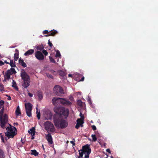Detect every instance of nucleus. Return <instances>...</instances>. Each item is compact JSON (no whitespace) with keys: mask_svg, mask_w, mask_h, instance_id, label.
<instances>
[{"mask_svg":"<svg viewBox=\"0 0 158 158\" xmlns=\"http://www.w3.org/2000/svg\"><path fill=\"white\" fill-rule=\"evenodd\" d=\"M61 104L65 106H70L72 104V102L69 101L68 99L62 98Z\"/></svg>","mask_w":158,"mask_h":158,"instance_id":"nucleus-10","label":"nucleus"},{"mask_svg":"<svg viewBox=\"0 0 158 158\" xmlns=\"http://www.w3.org/2000/svg\"><path fill=\"white\" fill-rule=\"evenodd\" d=\"M50 71L51 73H53L54 75H56L57 73V72L56 71L53 70H50Z\"/></svg>","mask_w":158,"mask_h":158,"instance_id":"nucleus-37","label":"nucleus"},{"mask_svg":"<svg viewBox=\"0 0 158 158\" xmlns=\"http://www.w3.org/2000/svg\"><path fill=\"white\" fill-rule=\"evenodd\" d=\"M21 77L23 80L22 84L23 88L27 89L30 85V78L29 75L25 72L23 69H22L21 73Z\"/></svg>","mask_w":158,"mask_h":158,"instance_id":"nucleus-2","label":"nucleus"},{"mask_svg":"<svg viewBox=\"0 0 158 158\" xmlns=\"http://www.w3.org/2000/svg\"><path fill=\"white\" fill-rule=\"evenodd\" d=\"M75 140L74 139H73V140L71 141L70 142V143L72 144L73 146H75Z\"/></svg>","mask_w":158,"mask_h":158,"instance_id":"nucleus-40","label":"nucleus"},{"mask_svg":"<svg viewBox=\"0 0 158 158\" xmlns=\"http://www.w3.org/2000/svg\"><path fill=\"white\" fill-rule=\"evenodd\" d=\"M8 139H9L8 138H7L6 137H5V139L7 141V140H8Z\"/></svg>","mask_w":158,"mask_h":158,"instance_id":"nucleus-58","label":"nucleus"},{"mask_svg":"<svg viewBox=\"0 0 158 158\" xmlns=\"http://www.w3.org/2000/svg\"><path fill=\"white\" fill-rule=\"evenodd\" d=\"M6 96L8 97V100H11V97L10 96H8V95H6Z\"/></svg>","mask_w":158,"mask_h":158,"instance_id":"nucleus-51","label":"nucleus"},{"mask_svg":"<svg viewBox=\"0 0 158 158\" xmlns=\"http://www.w3.org/2000/svg\"><path fill=\"white\" fill-rule=\"evenodd\" d=\"M83 120L84 119L81 118H78L77 120V123H78L80 125L81 127H82V124L84 123Z\"/></svg>","mask_w":158,"mask_h":158,"instance_id":"nucleus-23","label":"nucleus"},{"mask_svg":"<svg viewBox=\"0 0 158 158\" xmlns=\"http://www.w3.org/2000/svg\"><path fill=\"white\" fill-rule=\"evenodd\" d=\"M4 64V63L1 60L0 61V66H2Z\"/></svg>","mask_w":158,"mask_h":158,"instance_id":"nucleus-49","label":"nucleus"},{"mask_svg":"<svg viewBox=\"0 0 158 158\" xmlns=\"http://www.w3.org/2000/svg\"><path fill=\"white\" fill-rule=\"evenodd\" d=\"M52 116V113L49 111L46 112L44 116V119L47 120L51 119Z\"/></svg>","mask_w":158,"mask_h":158,"instance_id":"nucleus-13","label":"nucleus"},{"mask_svg":"<svg viewBox=\"0 0 158 158\" xmlns=\"http://www.w3.org/2000/svg\"><path fill=\"white\" fill-rule=\"evenodd\" d=\"M53 122L55 126L56 127H59L61 129L66 128L68 125V123L66 120L57 116H53Z\"/></svg>","mask_w":158,"mask_h":158,"instance_id":"nucleus-1","label":"nucleus"},{"mask_svg":"<svg viewBox=\"0 0 158 158\" xmlns=\"http://www.w3.org/2000/svg\"><path fill=\"white\" fill-rule=\"evenodd\" d=\"M55 112L56 113V114H55L54 116H58L59 117L62 118V116H64V118H66L68 117L69 114V110L65 108L64 107H61L58 109L57 111H56L55 110Z\"/></svg>","mask_w":158,"mask_h":158,"instance_id":"nucleus-3","label":"nucleus"},{"mask_svg":"<svg viewBox=\"0 0 158 158\" xmlns=\"http://www.w3.org/2000/svg\"><path fill=\"white\" fill-rule=\"evenodd\" d=\"M46 138L50 144H52L53 143L52 135L50 133L46 135Z\"/></svg>","mask_w":158,"mask_h":158,"instance_id":"nucleus-14","label":"nucleus"},{"mask_svg":"<svg viewBox=\"0 0 158 158\" xmlns=\"http://www.w3.org/2000/svg\"><path fill=\"white\" fill-rule=\"evenodd\" d=\"M19 63L20 65H22L23 67L25 68L27 67V65L24 62L23 60L21 58H19Z\"/></svg>","mask_w":158,"mask_h":158,"instance_id":"nucleus-18","label":"nucleus"},{"mask_svg":"<svg viewBox=\"0 0 158 158\" xmlns=\"http://www.w3.org/2000/svg\"><path fill=\"white\" fill-rule=\"evenodd\" d=\"M28 95L30 97H31L33 96V94L30 93H28Z\"/></svg>","mask_w":158,"mask_h":158,"instance_id":"nucleus-50","label":"nucleus"},{"mask_svg":"<svg viewBox=\"0 0 158 158\" xmlns=\"http://www.w3.org/2000/svg\"><path fill=\"white\" fill-rule=\"evenodd\" d=\"M27 115L29 117L31 116V110H26Z\"/></svg>","mask_w":158,"mask_h":158,"instance_id":"nucleus-30","label":"nucleus"},{"mask_svg":"<svg viewBox=\"0 0 158 158\" xmlns=\"http://www.w3.org/2000/svg\"><path fill=\"white\" fill-rule=\"evenodd\" d=\"M78 151L79 156L78 157H79L80 158H81V157L82 158L83 154H85V149L83 148V146L82 147V149L79 150Z\"/></svg>","mask_w":158,"mask_h":158,"instance_id":"nucleus-17","label":"nucleus"},{"mask_svg":"<svg viewBox=\"0 0 158 158\" xmlns=\"http://www.w3.org/2000/svg\"><path fill=\"white\" fill-rule=\"evenodd\" d=\"M2 134L1 133H0V135H1V136H0L1 138V139L2 140V142L4 143L5 141H4V138L3 135H2Z\"/></svg>","mask_w":158,"mask_h":158,"instance_id":"nucleus-38","label":"nucleus"},{"mask_svg":"<svg viewBox=\"0 0 158 158\" xmlns=\"http://www.w3.org/2000/svg\"><path fill=\"white\" fill-rule=\"evenodd\" d=\"M31 154L35 156H37L38 155V153L37 152V151L35 150H33L31 151Z\"/></svg>","mask_w":158,"mask_h":158,"instance_id":"nucleus-27","label":"nucleus"},{"mask_svg":"<svg viewBox=\"0 0 158 158\" xmlns=\"http://www.w3.org/2000/svg\"><path fill=\"white\" fill-rule=\"evenodd\" d=\"M28 132L32 136H34L35 135V128L34 127H32L30 130L28 131Z\"/></svg>","mask_w":158,"mask_h":158,"instance_id":"nucleus-20","label":"nucleus"},{"mask_svg":"<svg viewBox=\"0 0 158 158\" xmlns=\"http://www.w3.org/2000/svg\"><path fill=\"white\" fill-rule=\"evenodd\" d=\"M80 116L81 117V119H84V115L83 114H82L81 112L80 113Z\"/></svg>","mask_w":158,"mask_h":158,"instance_id":"nucleus-46","label":"nucleus"},{"mask_svg":"<svg viewBox=\"0 0 158 158\" xmlns=\"http://www.w3.org/2000/svg\"><path fill=\"white\" fill-rule=\"evenodd\" d=\"M16 52H17V53H15L14 55V59L15 61H17L19 58V51L17 49L15 50Z\"/></svg>","mask_w":158,"mask_h":158,"instance_id":"nucleus-21","label":"nucleus"},{"mask_svg":"<svg viewBox=\"0 0 158 158\" xmlns=\"http://www.w3.org/2000/svg\"><path fill=\"white\" fill-rule=\"evenodd\" d=\"M10 65V66L12 67H16V65L15 64V62L14 63V62L13 60H10V63H9V64Z\"/></svg>","mask_w":158,"mask_h":158,"instance_id":"nucleus-28","label":"nucleus"},{"mask_svg":"<svg viewBox=\"0 0 158 158\" xmlns=\"http://www.w3.org/2000/svg\"><path fill=\"white\" fill-rule=\"evenodd\" d=\"M35 57L39 60H44V57L42 53L40 51H37L35 53Z\"/></svg>","mask_w":158,"mask_h":158,"instance_id":"nucleus-12","label":"nucleus"},{"mask_svg":"<svg viewBox=\"0 0 158 158\" xmlns=\"http://www.w3.org/2000/svg\"><path fill=\"white\" fill-rule=\"evenodd\" d=\"M12 83V87H13L15 89H16L17 91H18L19 88L17 86L15 81L14 80L13 81Z\"/></svg>","mask_w":158,"mask_h":158,"instance_id":"nucleus-26","label":"nucleus"},{"mask_svg":"<svg viewBox=\"0 0 158 158\" xmlns=\"http://www.w3.org/2000/svg\"><path fill=\"white\" fill-rule=\"evenodd\" d=\"M12 127H7L6 128V129L7 130V132L5 133V135L7 137L8 139L13 138L16 134V133H15V131H14ZM13 127L14 129L16 130V128L15 127Z\"/></svg>","mask_w":158,"mask_h":158,"instance_id":"nucleus-5","label":"nucleus"},{"mask_svg":"<svg viewBox=\"0 0 158 158\" xmlns=\"http://www.w3.org/2000/svg\"><path fill=\"white\" fill-rule=\"evenodd\" d=\"M61 55L60 53L59 50H57L56 51V53L55 55L56 57H58L60 56Z\"/></svg>","mask_w":158,"mask_h":158,"instance_id":"nucleus-32","label":"nucleus"},{"mask_svg":"<svg viewBox=\"0 0 158 158\" xmlns=\"http://www.w3.org/2000/svg\"><path fill=\"white\" fill-rule=\"evenodd\" d=\"M78 76L79 77H82V75H81V74H79V75H78Z\"/></svg>","mask_w":158,"mask_h":158,"instance_id":"nucleus-57","label":"nucleus"},{"mask_svg":"<svg viewBox=\"0 0 158 158\" xmlns=\"http://www.w3.org/2000/svg\"><path fill=\"white\" fill-rule=\"evenodd\" d=\"M91 137L92 138L93 141L95 142L97 140V138H96L95 135H92Z\"/></svg>","mask_w":158,"mask_h":158,"instance_id":"nucleus-31","label":"nucleus"},{"mask_svg":"<svg viewBox=\"0 0 158 158\" xmlns=\"http://www.w3.org/2000/svg\"><path fill=\"white\" fill-rule=\"evenodd\" d=\"M58 33V32L56 30L52 31L49 32V34L47 35H45V36L46 37L50 36H54Z\"/></svg>","mask_w":158,"mask_h":158,"instance_id":"nucleus-16","label":"nucleus"},{"mask_svg":"<svg viewBox=\"0 0 158 158\" xmlns=\"http://www.w3.org/2000/svg\"><path fill=\"white\" fill-rule=\"evenodd\" d=\"M4 104V102L3 100H1L0 101V105L2 106H3Z\"/></svg>","mask_w":158,"mask_h":158,"instance_id":"nucleus-45","label":"nucleus"},{"mask_svg":"<svg viewBox=\"0 0 158 158\" xmlns=\"http://www.w3.org/2000/svg\"><path fill=\"white\" fill-rule=\"evenodd\" d=\"M14 124H15L16 125H18V123H15Z\"/></svg>","mask_w":158,"mask_h":158,"instance_id":"nucleus-60","label":"nucleus"},{"mask_svg":"<svg viewBox=\"0 0 158 158\" xmlns=\"http://www.w3.org/2000/svg\"><path fill=\"white\" fill-rule=\"evenodd\" d=\"M2 105H0V109L2 108Z\"/></svg>","mask_w":158,"mask_h":158,"instance_id":"nucleus-61","label":"nucleus"},{"mask_svg":"<svg viewBox=\"0 0 158 158\" xmlns=\"http://www.w3.org/2000/svg\"><path fill=\"white\" fill-rule=\"evenodd\" d=\"M84 80V77H83L82 78H81V79L79 80L80 81H83Z\"/></svg>","mask_w":158,"mask_h":158,"instance_id":"nucleus-53","label":"nucleus"},{"mask_svg":"<svg viewBox=\"0 0 158 158\" xmlns=\"http://www.w3.org/2000/svg\"><path fill=\"white\" fill-rule=\"evenodd\" d=\"M62 98L54 97L52 100V104L55 106L61 104Z\"/></svg>","mask_w":158,"mask_h":158,"instance_id":"nucleus-11","label":"nucleus"},{"mask_svg":"<svg viewBox=\"0 0 158 158\" xmlns=\"http://www.w3.org/2000/svg\"><path fill=\"white\" fill-rule=\"evenodd\" d=\"M40 113L39 112L38 113H37V117L38 119H40Z\"/></svg>","mask_w":158,"mask_h":158,"instance_id":"nucleus-44","label":"nucleus"},{"mask_svg":"<svg viewBox=\"0 0 158 158\" xmlns=\"http://www.w3.org/2000/svg\"><path fill=\"white\" fill-rule=\"evenodd\" d=\"M34 136H32V137L31 138V139H34Z\"/></svg>","mask_w":158,"mask_h":158,"instance_id":"nucleus-59","label":"nucleus"},{"mask_svg":"<svg viewBox=\"0 0 158 158\" xmlns=\"http://www.w3.org/2000/svg\"><path fill=\"white\" fill-rule=\"evenodd\" d=\"M15 113L17 116H20L21 115V113L19 106H17L15 111Z\"/></svg>","mask_w":158,"mask_h":158,"instance_id":"nucleus-22","label":"nucleus"},{"mask_svg":"<svg viewBox=\"0 0 158 158\" xmlns=\"http://www.w3.org/2000/svg\"><path fill=\"white\" fill-rule=\"evenodd\" d=\"M34 50L33 49H29L24 54V55L25 56H28L31 55L34 52Z\"/></svg>","mask_w":158,"mask_h":158,"instance_id":"nucleus-19","label":"nucleus"},{"mask_svg":"<svg viewBox=\"0 0 158 158\" xmlns=\"http://www.w3.org/2000/svg\"><path fill=\"white\" fill-rule=\"evenodd\" d=\"M106 151L107 152L110 153V151L109 149H106Z\"/></svg>","mask_w":158,"mask_h":158,"instance_id":"nucleus-52","label":"nucleus"},{"mask_svg":"<svg viewBox=\"0 0 158 158\" xmlns=\"http://www.w3.org/2000/svg\"><path fill=\"white\" fill-rule=\"evenodd\" d=\"M69 143V141H67V143Z\"/></svg>","mask_w":158,"mask_h":158,"instance_id":"nucleus-63","label":"nucleus"},{"mask_svg":"<svg viewBox=\"0 0 158 158\" xmlns=\"http://www.w3.org/2000/svg\"><path fill=\"white\" fill-rule=\"evenodd\" d=\"M4 110L3 106L0 111V126L3 129L4 128L5 125L8 122V116L6 114H5L3 116Z\"/></svg>","mask_w":158,"mask_h":158,"instance_id":"nucleus-4","label":"nucleus"},{"mask_svg":"<svg viewBox=\"0 0 158 158\" xmlns=\"http://www.w3.org/2000/svg\"><path fill=\"white\" fill-rule=\"evenodd\" d=\"M4 154L3 151L0 148V158H4Z\"/></svg>","mask_w":158,"mask_h":158,"instance_id":"nucleus-29","label":"nucleus"},{"mask_svg":"<svg viewBox=\"0 0 158 158\" xmlns=\"http://www.w3.org/2000/svg\"><path fill=\"white\" fill-rule=\"evenodd\" d=\"M69 99L71 101H72L73 99V98L72 96H70L69 98Z\"/></svg>","mask_w":158,"mask_h":158,"instance_id":"nucleus-54","label":"nucleus"},{"mask_svg":"<svg viewBox=\"0 0 158 158\" xmlns=\"http://www.w3.org/2000/svg\"><path fill=\"white\" fill-rule=\"evenodd\" d=\"M77 103L78 104H79V105L81 106L82 105V102L81 101V100H78L77 101Z\"/></svg>","mask_w":158,"mask_h":158,"instance_id":"nucleus-42","label":"nucleus"},{"mask_svg":"<svg viewBox=\"0 0 158 158\" xmlns=\"http://www.w3.org/2000/svg\"><path fill=\"white\" fill-rule=\"evenodd\" d=\"M16 71L15 69L11 68L10 69L7 70L5 73L4 75L5 79L9 80L10 77V75L15 74L16 73Z\"/></svg>","mask_w":158,"mask_h":158,"instance_id":"nucleus-6","label":"nucleus"},{"mask_svg":"<svg viewBox=\"0 0 158 158\" xmlns=\"http://www.w3.org/2000/svg\"><path fill=\"white\" fill-rule=\"evenodd\" d=\"M61 76H64V75L63 74H61Z\"/></svg>","mask_w":158,"mask_h":158,"instance_id":"nucleus-64","label":"nucleus"},{"mask_svg":"<svg viewBox=\"0 0 158 158\" xmlns=\"http://www.w3.org/2000/svg\"><path fill=\"white\" fill-rule=\"evenodd\" d=\"M83 148L85 149V152L84 158H89V155L91 152V149L89 145L88 144H86L84 146H83Z\"/></svg>","mask_w":158,"mask_h":158,"instance_id":"nucleus-9","label":"nucleus"},{"mask_svg":"<svg viewBox=\"0 0 158 158\" xmlns=\"http://www.w3.org/2000/svg\"><path fill=\"white\" fill-rule=\"evenodd\" d=\"M32 106L30 103H26L25 107L26 110H31L32 109Z\"/></svg>","mask_w":158,"mask_h":158,"instance_id":"nucleus-15","label":"nucleus"},{"mask_svg":"<svg viewBox=\"0 0 158 158\" xmlns=\"http://www.w3.org/2000/svg\"><path fill=\"white\" fill-rule=\"evenodd\" d=\"M54 90L56 94L58 96H61L64 93V91L62 88L60 86L56 85L54 88Z\"/></svg>","mask_w":158,"mask_h":158,"instance_id":"nucleus-7","label":"nucleus"},{"mask_svg":"<svg viewBox=\"0 0 158 158\" xmlns=\"http://www.w3.org/2000/svg\"><path fill=\"white\" fill-rule=\"evenodd\" d=\"M36 110H37L36 113H37L38 112L37 108H36Z\"/></svg>","mask_w":158,"mask_h":158,"instance_id":"nucleus-62","label":"nucleus"},{"mask_svg":"<svg viewBox=\"0 0 158 158\" xmlns=\"http://www.w3.org/2000/svg\"><path fill=\"white\" fill-rule=\"evenodd\" d=\"M72 74H69L68 75V77H72Z\"/></svg>","mask_w":158,"mask_h":158,"instance_id":"nucleus-55","label":"nucleus"},{"mask_svg":"<svg viewBox=\"0 0 158 158\" xmlns=\"http://www.w3.org/2000/svg\"><path fill=\"white\" fill-rule=\"evenodd\" d=\"M46 76L47 77H48L49 78H51V79H53V77L49 73H46Z\"/></svg>","mask_w":158,"mask_h":158,"instance_id":"nucleus-35","label":"nucleus"},{"mask_svg":"<svg viewBox=\"0 0 158 158\" xmlns=\"http://www.w3.org/2000/svg\"><path fill=\"white\" fill-rule=\"evenodd\" d=\"M42 53L45 56H46L48 54V53L46 50H44L42 51Z\"/></svg>","mask_w":158,"mask_h":158,"instance_id":"nucleus-36","label":"nucleus"},{"mask_svg":"<svg viewBox=\"0 0 158 158\" xmlns=\"http://www.w3.org/2000/svg\"><path fill=\"white\" fill-rule=\"evenodd\" d=\"M37 94L40 100H42L43 97L42 92L40 91H38L37 92Z\"/></svg>","mask_w":158,"mask_h":158,"instance_id":"nucleus-24","label":"nucleus"},{"mask_svg":"<svg viewBox=\"0 0 158 158\" xmlns=\"http://www.w3.org/2000/svg\"><path fill=\"white\" fill-rule=\"evenodd\" d=\"M48 44L49 46L51 48H52V46H53L51 42L50 41V40H48Z\"/></svg>","mask_w":158,"mask_h":158,"instance_id":"nucleus-39","label":"nucleus"},{"mask_svg":"<svg viewBox=\"0 0 158 158\" xmlns=\"http://www.w3.org/2000/svg\"><path fill=\"white\" fill-rule=\"evenodd\" d=\"M92 127L93 130L94 131L96 129V127L94 125H93L92 126Z\"/></svg>","mask_w":158,"mask_h":158,"instance_id":"nucleus-48","label":"nucleus"},{"mask_svg":"<svg viewBox=\"0 0 158 158\" xmlns=\"http://www.w3.org/2000/svg\"><path fill=\"white\" fill-rule=\"evenodd\" d=\"M87 101L89 104L91 105L92 104V101L90 98H89L87 100Z\"/></svg>","mask_w":158,"mask_h":158,"instance_id":"nucleus-47","label":"nucleus"},{"mask_svg":"<svg viewBox=\"0 0 158 158\" xmlns=\"http://www.w3.org/2000/svg\"><path fill=\"white\" fill-rule=\"evenodd\" d=\"M81 126L80 124H79L78 123H77V124L75 126V128L76 129H78L79 127Z\"/></svg>","mask_w":158,"mask_h":158,"instance_id":"nucleus-43","label":"nucleus"},{"mask_svg":"<svg viewBox=\"0 0 158 158\" xmlns=\"http://www.w3.org/2000/svg\"><path fill=\"white\" fill-rule=\"evenodd\" d=\"M45 128L46 129H49L51 132H53L55 131V128L53 124L51 122L46 121L44 123Z\"/></svg>","mask_w":158,"mask_h":158,"instance_id":"nucleus-8","label":"nucleus"},{"mask_svg":"<svg viewBox=\"0 0 158 158\" xmlns=\"http://www.w3.org/2000/svg\"><path fill=\"white\" fill-rule=\"evenodd\" d=\"M4 85L2 84H0V91L1 92L4 91Z\"/></svg>","mask_w":158,"mask_h":158,"instance_id":"nucleus-33","label":"nucleus"},{"mask_svg":"<svg viewBox=\"0 0 158 158\" xmlns=\"http://www.w3.org/2000/svg\"><path fill=\"white\" fill-rule=\"evenodd\" d=\"M49 58L50 61L52 63H55L56 61L51 56H49Z\"/></svg>","mask_w":158,"mask_h":158,"instance_id":"nucleus-34","label":"nucleus"},{"mask_svg":"<svg viewBox=\"0 0 158 158\" xmlns=\"http://www.w3.org/2000/svg\"><path fill=\"white\" fill-rule=\"evenodd\" d=\"M5 63H6V64H9V63L7 62L6 61H5Z\"/></svg>","mask_w":158,"mask_h":158,"instance_id":"nucleus-56","label":"nucleus"},{"mask_svg":"<svg viewBox=\"0 0 158 158\" xmlns=\"http://www.w3.org/2000/svg\"><path fill=\"white\" fill-rule=\"evenodd\" d=\"M49 33V32L47 30H45L43 32V33L44 34H47V35Z\"/></svg>","mask_w":158,"mask_h":158,"instance_id":"nucleus-41","label":"nucleus"},{"mask_svg":"<svg viewBox=\"0 0 158 158\" xmlns=\"http://www.w3.org/2000/svg\"><path fill=\"white\" fill-rule=\"evenodd\" d=\"M44 47L43 44L39 45L37 46L36 48L38 50L40 51L44 49Z\"/></svg>","mask_w":158,"mask_h":158,"instance_id":"nucleus-25","label":"nucleus"}]
</instances>
